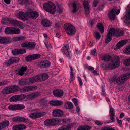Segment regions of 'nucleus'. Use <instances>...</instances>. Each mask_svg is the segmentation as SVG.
Instances as JSON below:
<instances>
[{
  "label": "nucleus",
  "instance_id": "obj_11",
  "mask_svg": "<svg viewBox=\"0 0 130 130\" xmlns=\"http://www.w3.org/2000/svg\"><path fill=\"white\" fill-rule=\"evenodd\" d=\"M46 113L44 112H35L31 113L28 115L29 117L32 119H35L45 115Z\"/></svg>",
  "mask_w": 130,
  "mask_h": 130
},
{
  "label": "nucleus",
  "instance_id": "obj_23",
  "mask_svg": "<svg viewBox=\"0 0 130 130\" xmlns=\"http://www.w3.org/2000/svg\"><path fill=\"white\" fill-rule=\"evenodd\" d=\"M27 12L25 13L22 11L19 12L18 14L17 15L18 18H21L23 20L27 19Z\"/></svg>",
  "mask_w": 130,
  "mask_h": 130
},
{
  "label": "nucleus",
  "instance_id": "obj_17",
  "mask_svg": "<svg viewBox=\"0 0 130 130\" xmlns=\"http://www.w3.org/2000/svg\"><path fill=\"white\" fill-rule=\"evenodd\" d=\"M40 55L39 54H36L31 55H29L25 57L26 60L29 61L39 58L40 57Z\"/></svg>",
  "mask_w": 130,
  "mask_h": 130
},
{
  "label": "nucleus",
  "instance_id": "obj_39",
  "mask_svg": "<svg viewBox=\"0 0 130 130\" xmlns=\"http://www.w3.org/2000/svg\"><path fill=\"white\" fill-rule=\"evenodd\" d=\"M97 27L101 33H103L104 31V28L103 25L101 23H99L97 24Z\"/></svg>",
  "mask_w": 130,
  "mask_h": 130
},
{
  "label": "nucleus",
  "instance_id": "obj_49",
  "mask_svg": "<svg viewBox=\"0 0 130 130\" xmlns=\"http://www.w3.org/2000/svg\"><path fill=\"white\" fill-rule=\"evenodd\" d=\"M63 9L62 6L60 5H59L58 6L57 11L59 13H61L63 12Z\"/></svg>",
  "mask_w": 130,
  "mask_h": 130
},
{
  "label": "nucleus",
  "instance_id": "obj_61",
  "mask_svg": "<svg viewBox=\"0 0 130 130\" xmlns=\"http://www.w3.org/2000/svg\"><path fill=\"white\" fill-rule=\"evenodd\" d=\"M117 121L119 125L121 127L122 125V121L121 120H120L117 118Z\"/></svg>",
  "mask_w": 130,
  "mask_h": 130
},
{
  "label": "nucleus",
  "instance_id": "obj_47",
  "mask_svg": "<svg viewBox=\"0 0 130 130\" xmlns=\"http://www.w3.org/2000/svg\"><path fill=\"white\" fill-rule=\"evenodd\" d=\"M124 53L126 54H130V46H127L124 51Z\"/></svg>",
  "mask_w": 130,
  "mask_h": 130
},
{
  "label": "nucleus",
  "instance_id": "obj_63",
  "mask_svg": "<svg viewBox=\"0 0 130 130\" xmlns=\"http://www.w3.org/2000/svg\"><path fill=\"white\" fill-rule=\"evenodd\" d=\"M96 50L94 49L91 50V54L93 55H95V53L96 52Z\"/></svg>",
  "mask_w": 130,
  "mask_h": 130
},
{
  "label": "nucleus",
  "instance_id": "obj_52",
  "mask_svg": "<svg viewBox=\"0 0 130 130\" xmlns=\"http://www.w3.org/2000/svg\"><path fill=\"white\" fill-rule=\"evenodd\" d=\"M67 104L68 106V108L69 109H71L73 108V105L72 103L70 102H67Z\"/></svg>",
  "mask_w": 130,
  "mask_h": 130
},
{
  "label": "nucleus",
  "instance_id": "obj_12",
  "mask_svg": "<svg viewBox=\"0 0 130 130\" xmlns=\"http://www.w3.org/2000/svg\"><path fill=\"white\" fill-rule=\"evenodd\" d=\"M20 59L18 57H12L5 62V64L7 66H9L13 63L18 62Z\"/></svg>",
  "mask_w": 130,
  "mask_h": 130
},
{
  "label": "nucleus",
  "instance_id": "obj_37",
  "mask_svg": "<svg viewBox=\"0 0 130 130\" xmlns=\"http://www.w3.org/2000/svg\"><path fill=\"white\" fill-rule=\"evenodd\" d=\"M2 93L3 94H8L11 93L9 87L5 88L1 91Z\"/></svg>",
  "mask_w": 130,
  "mask_h": 130
},
{
  "label": "nucleus",
  "instance_id": "obj_20",
  "mask_svg": "<svg viewBox=\"0 0 130 130\" xmlns=\"http://www.w3.org/2000/svg\"><path fill=\"white\" fill-rule=\"evenodd\" d=\"M56 121L54 119H47L44 122V124L46 126L55 125Z\"/></svg>",
  "mask_w": 130,
  "mask_h": 130
},
{
  "label": "nucleus",
  "instance_id": "obj_5",
  "mask_svg": "<svg viewBox=\"0 0 130 130\" xmlns=\"http://www.w3.org/2000/svg\"><path fill=\"white\" fill-rule=\"evenodd\" d=\"M64 27L66 32L69 35H74L76 31L75 28L71 24H66Z\"/></svg>",
  "mask_w": 130,
  "mask_h": 130
},
{
  "label": "nucleus",
  "instance_id": "obj_50",
  "mask_svg": "<svg viewBox=\"0 0 130 130\" xmlns=\"http://www.w3.org/2000/svg\"><path fill=\"white\" fill-rule=\"evenodd\" d=\"M19 26V28H23L24 27L23 23L22 22L18 21L17 25H16V26Z\"/></svg>",
  "mask_w": 130,
  "mask_h": 130
},
{
  "label": "nucleus",
  "instance_id": "obj_30",
  "mask_svg": "<svg viewBox=\"0 0 130 130\" xmlns=\"http://www.w3.org/2000/svg\"><path fill=\"white\" fill-rule=\"evenodd\" d=\"M127 42V41L126 40H124L121 41L117 43L116 45V47L117 49H119L123 46Z\"/></svg>",
  "mask_w": 130,
  "mask_h": 130
},
{
  "label": "nucleus",
  "instance_id": "obj_56",
  "mask_svg": "<svg viewBox=\"0 0 130 130\" xmlns=\"http://www.w3.org/2000/svg\"><path fill=\"white\" fill-rule=\"evenodd\" d=\"M18 50L19 54L24 53L26 52V50L25 49L22 48Z\"/></svg>",
  "mask_w": 130,
  "mask_h": 130
},
{
  "label": "nucleus",
  "instance_id": "obj_14",
  "mask_svg": "<svg viewBox=\"0 0 130 130\" xmlns=\"http://www.w3.org/2000/svg\"><path fill=\"white\" fill-rule=\"evenodd\" d=\"M27 18L29 17L36 18L38 16L39 14L36 11H33L31 9H28L27 12Z\"/></svg>",
  "mask_w": 130,
  "mask_h": 130
},
{
  "label": "nucleus",
  "instance_id": "obj_27",
  "mask_svg": "<svg viewBox=\"0 0 130 130\" xmlns=\"http://www.w3.org/2000/svg\"><path fill=\"white\" fill-rule=\"evenodd\" d=\"M9 42V39L8 37H0V43L6 44L8 43Z\"/></svg>",
  "mask_w": 130,
  "mask_h": 130
},
{
  "label": "nucleus",
  "instance_id": "obj_33",
  "mask_svg": "<svg viewBox=\"0 0 130 130\" xmlns=\"http://www.w3.org/2000/svg\"><path fill=\"white\" fill-rule=\"evenodd\" d=\"M130 9L129 10L125 18L124 19V22L127 24H129L130 23Z\"/></svg>",
  "mask_w": 130,
  "mask_h": 130
},
{
  "label": "nucleus",
  "instance_id": "obj_40",
  "mask_svg": "<svg viewBox=\"0 0 130 130\" xmlns=\"http://www.w3.org/2000/svg\"><path fill=\"white\" fill-rule=\"evenodd\" d=\"M25 39V37L24 36H20L15 37L13 38V40L16 41H23Z\"/></svg>",
  "mask_w": 130,
  "mask_h": 130
},
{
  "label": "nucleus",
  "instance_id": "obj_46",
  "mask_svg": "<svg viewBox=\"0 0 130 130\" xmlns=\"http://www.w3.org/2000/svg\"><path fill=\"white\" fill-rule=\"evenodd\" d=\"M8 109L11 110H16V105H10L8 107Z\"/></svg>",
  "mask_w": 130,
  "mask_h": 130
},
{
  "label": "nucleus",
  "instance_id": "obj_3",
  "mask_svg": "<svg viewBox=\"0 0 130 130\" xmlns=\"http://www.w3.org/2000/svg\"><path fill=\"white\" fill-rule=\"evenodd\" d=\"M130 78V74H123L119 77L116 76H114L111 80L118 84L121 85L124 83Z\"/></svg>",
  "mask_w": 130,
  "mask_h": 130
},
{
  "label": "nucleus",
  "instance_id": "obj_8",
  "mask_svg": "<svg viewBox=\"0 0 130 130\" xmlns=\"http://www.w3.org/2000/svg\"><path fill=\"white\" fill-rule=\"evenodd\" d=\"M13 121L16 122H21L26 123L29 121L28 118H26L23 117L17 116L12 118Z\"/></svg>",
  "mask_w": 130,
  "mask_h": 130
},
{
  "label": "nucleus",
  "instance_id": "obj_45",
  "mask_svg": "<svg viewBox=\"0 0 130 130\" xmlns=\"http://www.w3.org/2000/svg\"><path fill=\"white\" fill-rule=\"evenodd\" d=\"M25 106L23 104L16 105V110H21L25 108Z\"/></svg>",
  "mask_w": 130,
  "mask_h": 130
},
{
  "label": "nucleus",
  "instance_id": "obj_59",
  "mask_svg": "<svg viewBox=\"0 0 130 130\" xmlns=\"http://www.w3.org/2000/svg\"><path fill=\"white\" fill-rule=\"evenodd\" d=\"M83 5L84 7L89 6V4L88 2L86 1H84L83 2Z\"/></svg>",
  "mask_w": 130,
  "mask_h": 130
},
{
  "label": "nucleus",
  "instance_id": "obj_2",
  "mask_svg": "<svg viewBox=\"0 0 130 130\" xmlns=\"http://www.w3.org/2000/svg\"><path fill=\"white\" fill-rule=\"evenodd\" d=\"M120 58L118 56H115L111 60L110 63L105 64H103L102 66L106 70L108 68L111 69H114L120 66Z\"/></svg>",
  "mask_w": 130,
  "mask_h": 130
},
{
  "label": "nucleus",
  "instance_id": "obj_57",
  "mask_svg": "<svg viewBox=\"0 0 130 130\" xmlns=\"http://www.w3.org/2000/svg\"><path fill=\"white\" fill-rule=\"evenodd\" d=\"M64 130H71V127L69 125L63 126Z\"/></svg>",
  "mask_w": 130,
  "mask_h": 130
},
{
  "label": "nucleus",
  "instance_id": "obj_13",
  "mask_svg": "<svg viewBox=\"0 0 130 130\" xmlns=\"http://www.w3.org/2000/svg\"><path fill=\"white\" fill-rule=\"evenodd\" d=\"M36 45V44L34 42H29L23 43L21 45V46L23 47H26L27 48L33 49L34 48Z\"/></svg>",
  "mask_w": 130,
  "mask_h": 130
},
{
  "label": "nucleus",
  "instance_id": "obj_29",
  "mask_svg": "<svg viewBox=\"0 0 130 130\" xmlns=\"http://www.w3.org/2000/svg\"><path fill=\"white\" fill-rule=\"evenodd\" d=\"M41 24L44 27H48L50 26L51 23L50 21L47 19H44L41 21Z\"/></svg>",
  "mask_w": 130,
  "mask_h": 130
},
{
  "label": "nucleus",
  "instance_id": "obj_4",
  "mask_svg": "<svg viewBox=\"0 0 130 130\" xmlns=\"http://www.w3.org/2000/svg\"><path fill=\"white\" fill-rule=\"evenodd\" d=\"M43 8L44 10L52 14H54L56 11L55 6L51 2L44 3L43 5Z\"/></svg>",
  "mask_w": 130,
  "mask_h": 130
},
{
  "label": "nucleus",
  "instance_id": "obj_35",
  "mask_svg": "<svg viewBox=\"0 0 130 130\" xmlns=\"http://www.w3.org/2000/svg\"><path fill=\"white\" fill-rule=\"evenodd\" d=\"M91 128L90 126L87 125L82 126L79 127L77 130H89Z\"/></svg>",
  "mask_w": 130,
  "mask_h": 130
},
{
  "label": "nucleus",
  "instance_id": "obj_53",
  "mask_svg": "<svg viewBox=\"0 0 130 130\" xmlns=\"http://www.w3.org/2000/svg\"><path fill=\"white\" fill-rule=\"evenodd\" d=\"M19 126L20 130H24L26 128V127L25 125L23 124L19 125Z\"/></svg>",
  "mask_w": 130,
  "mask_h": 130
},
{
  "label": "nucleus",
  "instance_id": "obj_42",
  "mask_svg": "<svg viewBox=\"0 0 130 130\" xmlns=\"http://www.w3.org/2000/svg\"><path fill=\"white\" fill-rule=\"evenodd\" d=\"M40 104L43 107L45 106L47 103V102L44 99H42L39 101Z\"/></svg>",
  "mask_w": 130,
  "mask_h": 130
},
{
  "label": "nucleus",
  "instance_id": "obj_19",
  "mask_svg": "<svg viewBox=\"0 0 130 130\" xmlns=\"http://www.w3.org/2000/svg\"><path fill=\"white\" fill-rule=\"evenodd\" d=\"M51 66V63L48 61L46 60L42 61L40 64V67L42 68H48Z\"/></svg>",
  "mask_w": 130,
  "mask_h": 130
},
{
  "label": "nucleus",
  "instance_id": "obj_32",
  "mask_svg": "<svg viewBox=\"0 0 130 130\" xmlns=\"http://www.w3.org/2000/svg\"><path fill=\"white\" fill-rule=\"evenodd\" d=\"M101 59L105 61H108L111 58V56L107 55H101Z\"/></svg>",
  "mask_w": 130,
  "mask_h": 130
},
{
  "label": "nucleus",
  "instance_id": "obj_15",
  "mask_svg": "<svg viewBox=\"0 0 130 130\" xmlns=\"http://www.w3.org/2000/svg\"><path fill=\"white\" fill-rule=\"evenodd\" d=\"M117 9L116 7H114L108 13V16L109 19L114 20L116 17L115 13Z\"/></svg>",
  "mask_w": 130,
  "mask_h": 130
},
{
  "label": "nucleus",
  "instance_id": "obj_55",
  "mask_svg": "<svg viewBox=\"0 0 130 130\" xmlns=\"http://www.w3.org/2000/svg\"><path fill=\"white\" fill-rule=\"evenodd\" d=\"M95 37L97 39H99L101 37V35L99 32H96L95 33Z\"/></svg>",
  "mask_w": 130,
  "mask_h": 130
},
{
  "label": "nucleus",
  "instance_id": "obj_7",
  "mask_svg": "<svg viewBox=\"0 0 130 130\" xmlns=\"http://www.w3.org/2000/svg\"><path fill=\"white\" fill-rule=\"evenodd\" d=\"M61 50L64 53L68 59H70L72 56L71 54L70 50L69 49V45L68 44L65 45L62 48Z\"/></svg>",
  "mask_w": 130,
  "mask_h": 130
},
{
  "label": "nucleus",
  "instance_id": "obj_54",
  "mask_svg": "<svg viewBox=\"0 0 130 130\" xmlns=\"http://www.w3.org/2000/svg\"><path fill=\"white\" fill-rule=\"evenodd\" d=\"M85 69L89 70L91 71L94 70V67L91 66H85Z\"/></svg>",
  "mask_w": 130,
  "mask_h": 130
},
{
  "label": "nucleus",
  "instance_id": "obj_51",
  "mask_svg": "<svg viewBox=\"0 0 130 130\" xmlns=\"http://www.w3.org/2000/svg\"><path fill=\"white\" fill-rule=\"evenodd\" d=\"M12 52L13 54L14 55H17L19 54L18 49H13L12 50Z\"/></svg>",
  "mask_w": 130,
  "mask_h": 130
},
{
  "label": "nucleus",
  "instance_id": "obj_34",
  "mask_svg": "<svg viewBox=\"0 0 130 130\" xmlns=\"http://www.w3.org/2000/svg\"><path fill=\"white\" fill-rule=\"evenodd\" d=\"M9 122L7 121H4L0 123V129H2L7 126L9 125Z\"/></svg>",
  "mask_w": 130,
  "mask_h": 130
},
{
  "label": "nucleus",
  "instance_id": "obj_10",
  "mask_svg": "<svg viewBox=\"0 0 130 130\" xmlns=\"http://www.w3.org/2000/svg\"><path fill=\"white\" fill-rule=\"evenodd\" d=\"M37 88V87L36 86H31L21 88L20 89V91L22 93H24L35 90Z\"/></svg>",
  "mask_w": 130,
  "mask_h": 130
},
{
  "label": "nucleus",
  "instance_id": "obj_24",
  "mask_svg": "<svg viewBox=\"0 0 130 130\" xmlns=\"http://www.w3.org/2000/svg\"><path fill=\"white\" fill-rule=\"evenodd\" d=\"M52 114L54 117H59L62 115L63 112L60 110L56 109L53 111Z\"/></svg>",
  "mask_w": 130,
  "mask_h": 130
},
{
  "label": "nucleus",
  "instance_id": "obj_60",
  "mask_svg": "<svg viewBox=\"0 0 130 130\" xmlns=\"http://www.w3.org/2000/svg\"><path fill=\"white\" fill-rule=\"evenodd\" d=\"M94 122L95 124L97 125H101L103 124L101 121L98 120H94Z\"/></svg>",
  "mask_w": 130,
  "mask_h": 130
},
{
  "label": "nucleus",
  "instance_id": "obj_26",
  "mask_svg": "<svg viewBox=\"0 0 130 130\" xmlns=\"http://www.w3.org/2000/svg\"><path fill=\"white\" fill-rule=\"evenodd\" d=\"M39 76V82L42 81H44L48 79L49 77L47 74H42L40 76Z\"/></svg>",
  "mask_w": 130,
  "mask_h": 130
},
{
  "label": "nucleus",
  "instance_id": "obj_58",
  "mask_svg": "<svg viewBox=\"0 0 130 130\" xmlns=\"http://www.w3.org/2000/svg\"><path fill=\"white\" fill-rule=\"evenodd\" d=\"M72 101L73 102L75 105L77 106L78 105V100L77 99L74 98L72 99Z\"/></svg>",
  "mask_w": 130,
  "mask_h": 130
},
{
  "label": "nucleus",
  "instance_id": "obj_25",
  "mask_svg": "<svg viewBox=\"0 0 130 130\" xmlns=\"http://www.w3.org/2000/svg\"><path fill=\"white\" fill-rule=\"evenodd\" d=\"M115 112L114 109L112 107H110L109 111L110 119L111 120V122H113L115 119H114Z\"/></svg>",
  "mask_w": 130,
  "mask_h": 130
},
{
  "label": "nucleus",
  "instance_id": "obj_44",
  "mask_svg": "<svg viewBox=\"0 0 130 130\" xmlns=\"http://www.w3.org/2000/svg\"><path fill=\"white\" fill-rule=\"evenodd\" d=\"M12 27L6 28L5 30V32L6 34H12Z\"/></svg>",
  "mask_w": 130,
  "mask_h": 130
},
{
  "label": "nucleus",
  "instance_id": "obj_48",
  "mask_svg": "<svg viewBox=\"0 0 130 130\" xmlns=\"http://www.w3.org/2000/svg\"><path fill=\"white\" fill-rule=\"evenodd\" d=\"M123 63L126 66L130 65V58L124 60Z\"/></svg>",
  "mask_w": 130,
  "mask_h": 130
},
{
  "label": "nucleus",
  "instance_id": "obj_28",
  "mask_svg": "<svg viewBox=\"0 0 130 130\" xmlns=\"http://www.w3.org/2000/svg\"><path fill=\"white\" fill-rule=\"evenodd\" d=\"M63 91L61 90H56L53 92V95L57 97L61 96L63 95Z\"/></svg>",
  "mask_w": 130,
  "mask_h": 130
},
{
  "label": "nucleus",
  "instance_id": "obj_9",
  "mask_svg": "<svg viewBox=\"0 0 130 130\" xmlns=\"http://www.w3.org/2000/svg\"><path fill=\"white\" fill-rule=\"evenodd\" d=\"M72 9L71 11L72 13H73L77 12L79 8L81 7L80 4L77 1L73 2L72 4Z\"/></svg>",
  "mask_w": 130,
  "mask_h": 130
},
{
  "label": "nucleus",
  "instance_id": "obj_21",
  "mask_svg": "<svg viewBox=\"0 0 130 130\" xmlns=\"http://www.w3.org/2000/svg\"><path fill=\"white\" fill-rule=\"evenodd\" d=\"M26 72L28 73H32L34 72V71L31 69H27L26 67L23 66L21 68L20 70L18 72V73H23Z\"/></svg>",
  "mask_w": 130,
  "mask_h": 130
},
{
  "label": "nucleus",
  "instance_id": "obj_18",
  "mask_svg": "<svg viewBox=\"0 0 130 130\" xmlns=\"http://www.w3.org/2000/svg\"><path fill=\"white\" fill-rule=\"evenodd\" d=\"M40 95L39 92H34L27 95V98L29 99L32 100L37 98Z\"/></svg>",
  "mask_w": 130,
  "mask_h": 130
},
{
  "label": "nucleus",
  "instance_id": "obj_16",
  "mask_svg": "<svg viewBox=\"0 0 130 130\" xmlns=\"http://www.w3.org/2000/svg\"><path fill=\"white\" fill-rule=\"evenodd\" d=\"M28 85L32 84L36 82H39V76L36 75L33 77L27 79Z\"/></svg>",
  "mask_w": 130,
  "mask_h": 130
},
{
  "label": "nucleus",
  "instance_id": "obj_64",
  "mask_svg": "<svg viewBox=\"0 0 130 130\" xmlns=\"http://www.w3.org/2000/svg\"><path fill=\"white\" fill-rule=\"evenodd\" d=\"M19 125H16L13 127V130H20Z\"/></svg>",
  "mask_w": 130,
  "mask_h": 130
},
{
  "label": "nucleus",
  "instance_id": "obj_1",
  "mask_svg": "<svg viewBox=\"0 0 130 130\" xmlns=\"http://www.w3.org/2000/svg\"><path fill=\"white\" fill-rule=\"evenodd\" d=\"M123 32L121 30L111 28L107 34L105 40V42L106 43H108L110 42L112 39L111 37L113 36L118 37L123 35Z\"/></svg>",
  "mask_w": 130,
  "mask_h": 130
},
{
  "label": "nucleus",
  "instance_id": "obj_36",
  "mask_svg": "<svg viewBox=\"0 0 130 130\" xmlns=\"http://www.w3.org/2000/svg\"><path fill=\"white\" fill-rule=\"evenodd\" d=\"M18 21L17 20L11 19H9L8 20V22L9 24L15 26L17 25Z\"/></svg>",
  "mask_w": 130,
  "mask_h": 130
},
{
  "label": "nucleus",
  "instance_id": "obj_43",
  "mask_svg": "<svg viewBox=\"0 0 130 130\" xmlns=\"http://www.w3.org/2000/svg\"><path fill=\"white\" fill-rule=\"evenodd\" d=\"M20 32V30L19 28L12 27V34H19Z\"/></svg>",
  "mask_w": 130,
  "mask_h": 130
},
{
  "label": "nucleus",
  "instance_id": "obj_31",
  "mask_svg": "<svg viewBox=\"0 0 130 130\" xmlns=\"http://www.w3.org/2000/svg\"><path fill=\"white\" fill-rule=\"evenodd\" d=\"M11 93L15 92L18 91L19 88V87L18 86L14 85L9 86Z\"/></svg>",
  "mask_w": 130,
  "mask_h": 130
},
{
  "label": "nucleus",
  "instance_id": "obj_62",
  "mask_svg": "<svg viewBox=\"0 0 130 130\" xmlns=\"http://www.w3.org/2000/svg\"><path fill=\"white\" fill-rule=\"evenodd\" d=\"M104 5L103 4L100 5L98 7V9L100 10H102L104 8Z\"/></svg>",
  "mask_w": 130,
  "mask_h": 130
},
{
  "label": "nucleus",
  "instance_id": "obj_22",
  "mask_svg": "<svg viewBox=\"0 0 130 130\" xmlns=\"http://www.w3.org/2000/svg\"><path fill=\"white\" fill-rule=\"evenodd\" d=\"M49 104L54 106H59L63 104V102L62 101L59 100H55L51 101L49 102Z\"/></svg>",
  "mask_w": 130,
  "mask_h": 130
},
{
  "label": "nucleus",
  "instance_id": "obj_38",
  "mask_svg": "<svg viewBox=\"0 0 130 130\" xmlns=\"http://www.w3.org/2000/svg\"><path fill=\"white\" fill-rule=\"evenodd\" d=\"M19 84L22 86L28 85L27 79L20 80L19 82Z\"/></svg>",
  "mask_w": 130,
  "mask_h": 130
},
{
  "label": "nucleus",
  "instance_id": "obj_41",
  "mask_svg": "<svg viewBox=\"0 0 130 130\" xmlns=\"http://www.w3.org/2000/svg\"><path fill=\"white\" fill-rule=\"evenodd\" d=\"M86 15V17H88L90 13V6H87L84 7Z\"/></svg>",
  "mask_w": 130,
  "mask_h": 130
},
{
  "label": "nucleus",
  "instance_id": "obj_6",
  "mask_svg": "<svg viewBox=\"0 0 130 130\" xmlns=\"http://www.w3.org/2000/svg\"><path fill=\"white\" fill-rule=\"evenodd\" d=\"M26 97L25 95L21 94L14 96L10 99V101L12 102L21 101L24 99Z\"/></svg>",
  "mask_w": 130,
  "mask_h": 130
}]
</instances>
